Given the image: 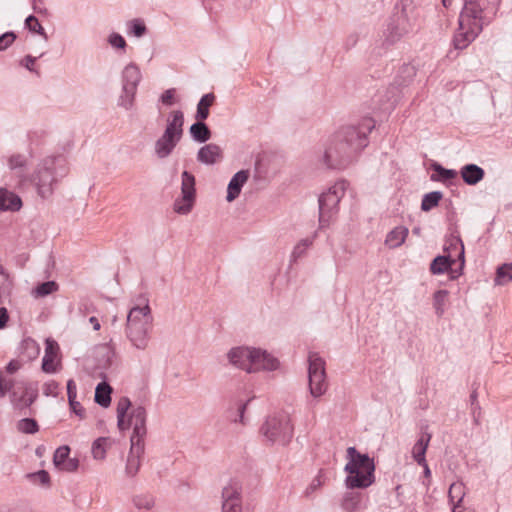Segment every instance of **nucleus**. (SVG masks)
Instances as JSON below:
<instances>
[{"mask_svg":"<svg viewBox=\"0 0 512 512\" xmlns=\"http://www.w3.org/2000/svg\"><path fill=\"white\" fill-rule=\"evenodd\" d=\"M67 396L68 403L71 401H75L77 398V386L73 379H69L67 381Z\"/></svg>","mask_w":512,"mask_h":512,"instance_id":"57","label":"nucleus"},{"mask_svg":"<svg viewBox=\"0 0 512 512\" xmlns=\"http://www.w3.org/2000/svg\"><path fill=\"white\" fill-rule=\"evenodd\" d=\"M512 281V264H503L496 271L495 284L505 285Z\"/></svg>","mask_w":512,"mask_h":512,"instance_id":"47","label":"nucleus"},{"mask_svg":"<svg viewBox=\"0 0 512 512\" xmlns=\"http://www.w3.org/2000/svg\"><path fill=\"white\" fill-rule=\"evenodd\" d=\"M19 352L27 361H32L38 357L40 346L33 338L26 337L20 343Z\"/></svg>","mask_w":512,"mask_h":512,"instance_id":"26","label":"nucleus"},{"mask_svg":"<svg viewBox=\"0 0 512 512\" xmlns=\"http://www.w3.org/2000/svg\"><path fill=\"white\" fill-rule=\"evenodd\" d=\"M308 381L309 392L313 398H320L327 392L325 361L315 352L308 356Z\"/></svg>","mask_w":512,"mask_h":512,"instance_id":"10","label":"nucleus"},{"mask_svg":"<svg viewBox=\"0 0 512 512\" xmlns=\"http://www.w3.org/2000/svg\"><path fill=\"white\" fill-rule=\"evenodd\" d=\"M221 148L213 143L204 145L198 150L197 160L206 165H213L221 159Z\"/></svg>","mask_w":512,"mask_h":512,"instance_id":"21","label":"nucleus"},{"mask_svg":"<svg viewBox=\"0 0 512 512\" xmlns=\"http://www.w3.org/2000/svg\"><path fill=\"white\" fill-rule=\"evenodd\" d=\"M341 507L347 512H356L362 508V495L357 492H347L342 499Z\"/></svg>","mask_w":512,"mask_h":512,"instance_id":"34","label":"nucleus"},{"mask_svg":"<svg viewBox=\"0 0 512 512\" xmlns=\"http://www.w3.org/2000/svg\"><path fill=\"white\" fill-rule=\"evenodd\" d=\"M70 448L68 446H61L56 449L53 457V463L59 469L63 466L69 458Z\"/></svg>","mask_w":512,"mask_h":512,"instance_id":"50","label":"nucleus"},{"mask_svg":"<svg viewBox=\"0 0 512 512\" xmlns=\"http://www.w3.org/2000/svg\"><path fill=\"white\" fill-rule=\"evenodd\" d=\"M133 502L139 509L149 510L154 506V499L150 495H138L134 497Z\"/></svg>","mask_w":512,"mask_h":512,"instance_id":"51","label":"nucleus"},{"mask_svg":"<svg viewBox=\"0 0 512 512\" xmlns=\"http://www.w3.org/2000/svg\"><path fill=\"white\" fill-rule=\"evenodd\" d=\"M184 115L180 110L169 113L166 127L162 135L154 143V154L157 159L168 158L183 136Z\"/></svg>","mask_w":512,"mask_h":512,"instance_id":"7","label":"nucleus"},{"mask_svg":"<svg viewBox=\"0 0 512 512\" xmlns=\"http://www.w3.org/2000/svg\"><path fill=\"white\" fill-rule=\"evenodd\" d=\"M253 349L251 346L233 347L227 352V359L232 366L250 373Z\"/></svg>","mask_w":512,"mask_h":512,"instance_id":"15","label":"nucleus"},{"mask_svg":"<svg viewBox=\"0 0 512 512\" xmlns=\"http://www.w3.org/2000/svg\"><path fill=\"white\" fill-rule=\"evenodd\" d=\"M59 285L55 281H47L38 284L31 292L35 298L46 297L56 291H58Z\"/></svg>","mask_w":512,"mask_h":512,"instance_id":"41","label":"nucleus"},{"mask_svg":"<svg viewBox=\"0 0 512 512\" xmlns=\"http://www.w3.org/2000/svg\"><path fill=\"white\" fill-rule=\"evenodd\" d=\"M59 345L52 338L45 340V354L42 359V369L46 373H55L58 370Z\"/></svg>","mask_w":512,"mask_h":512,"instance_id":"17","label":"nucleus"},{"mask_svg":"<svg viewBox=\"0 0 512 512\" xmlns=\"http://www.w3.org/2000/svg\"><path fill=\"white\" fill-rule=\"evenodd\" d=\"M348 183L340 180L330 186L319 197V222L321 227L328 226L333 215L337 212L338 204L345 195Z\"/></svg>","mask_w":512,"mask_h":512,"instance_id":"9","label":"nucleus"},{"mask_svg":"<svg viewBox=\"0 0 512 512\" xmlns=\"http://www.w3.org/2000/svg\"><path fill=\"white\" fill-rule=\"evenodd\" d=\"M78 466H79L78 459L68 458L60 469L68 471V472H72V471H75L78 468Z\"/></svg>","mask_w":512,"mask_h":512,"instance_id":"61","label":"nucleus"},{"mask_svg":"<svg viewBox=\"0 0 512 512\" xmlns=\"http://www.w3.org/2000/svg\"><path fill=\"white\" fill-rule=\"evenodd\" d=\"M460 174L466 184L476 185L484 178L485 172L476 164H467L461 168Z\"/></svg>","mask_w":512,"mask_h":512,"instance_id":"25","label":"nucleus"},{"mask_svg":"<svg viewBox=\"0 0 512 512\" xmlns=\"http://www.w3.org/2000/svg\"><path fill=\"white\" fill-rule=\"evenodd\" d=\"M12 283L9 279V275L6 273L2 265H0V303H3L11 292Z\"/></svg>","mask_w":512,"mask_h":512,"instance_id":"46","label":"nucleus"},{"mask_svg":"<svg viewBox=\"0 0 512 512\" xmlns=\"http://www.w3.org/2000/svg\"><path fill=\"white\" fill-rule=\"evenodd\" d=\"M112 388L106 382H101L95 389V402L100 406L107 408L111 403Z\"/></svg>","mask_w":512,"mask_h":512,"instance_id":"35","label":"nucleus"},{"mask_svg":"<svg viewBox=\"0 0 512 512\" xmlns=\"http://www.w3.org/2000/svg\"><path fill=\"white\" fill-rule=\"evenodd\" d=\"M249 401L250 400H247L245 402L239 401L236 404L235 411H233V410L229 411V416L228 417H229L231 422L241 423V424H245L246 423L245 411L247 409V405H248Z\"/></svg>","mask_w":512,"mask_h":512,"instance_id":"44","label":"nucleus"},{"mask_svg":"<svg viewBox=\"0 0 512 512\" xmlns=\"http://www.w3.org/2000/svg\"><path fill=\"white\" fill-rule=\"evenodd\" d=\"M294 432L291 416L285 411L269 416L261 427V434L272 444L287 445Z\"/></svg>","mask_w":512,"mask_h":512,"instance_id":"8","label":"nucleus"},{"mask_svg":"<svg viewBox=\"0 0 512 512\" xmlns=\"http://www.w3.org/2000/svg\"><path fill=\"white\" fill-rule=\"evenodd\" d=\"M417 17L418 14L412 3L402 1L397 4L384 32L386 41L395 43L413 31Z\"/></svg>","mask_w":512,"mask_h":512,"instance_id":"6","label":"nucleus"},{"mask_svg":"<svg viewBox=\"0 0 512 512\" xmlns=\"http://www.w3.org/2000/svg\"><path fill=\"white\" fill-rule=\"evenodd\" d=\"M141 79V70L134 62L128 63L121 72V83L123 88L137 90Z\"/></svg>","mask_w":512,"mask_h":512,"instance_id":"19","label":"nucleus"},{"mask_svg":"<svg viewBox=\"0 0 512 512\" xmlns=\"http://www.w3.org/2000/svg\"><path fill=\"white\" fill-rule=\"evenodd\" d=\"M249 179V171L248 170H240L233 175L231 180L228 183L227 187V195L226 200L228 202H233L236 198L239 197L242 187Z\"/></svg>","mask_w":512,"mask_h":512,"instance_id":"20","label":"nucleus"},{"mask_svg":"<svg viewBox=\"0 0 512 512\" xmlns=\"http://www.w3.org/2000/svg\"><path fill=\"white\" fill-rule=\"evenodd\" d=\"M16 35L14 32H6L0 36V51H4L15 41Z\"/></svg>","mask_w":512,"mask_h":512,"instance_id":"55","label":"nucleus"},{"mask_svg":"<svg viewBox=\"0 0 512 512\" xmlns=\"http://www.w3.org/2000/svg\"><path fill=\"white\" fill-rule=\"evenodd\" d=\"M131 407V402L129 398L122 397L119 399L117 403V426L120 430H127L129 428V424L126 423V415Z\"/></svg>","mask_w":512,"mask_h":512,"instance_id":"38","label":"nucleus"},{"mask_svg":"<svg viewBox=\"0 0 512 512\" xmlns=\"http://www.w3.org/2000/svg\"><path fill=\"white\" fill-rule=\"evenodd\" d=\"M7 165L17 177L23 178L28 165V158L23 154L10 155L7 158Z\"/></svg>","mask_w":512,"mask_h":512,"instance_id":"27","label":"nucleus"},{"mask_svg":"<svg viewBox=\"0 0 512 512\" xmlns=\"http://www.w3.org/2000/svg\"><path fill=\"white\" fill-rule=\"evenodd\" d=\"M242 485L236 479H231L222 489V501L241 500Z\"/></svg>","mask_w":512,"mask_h":512,"instance_id":"33","label":"nucleus"},{"mask_svg":"<svg viewBox=\"0 0 512 512\" xmlns=\"http://www.w3.org/2000/svg\"><path fill=\"white\" fill-rule=\"evenodd\" d=\"M107 43L111 46V48H113L117 52H126L127 42L124 39V37L117 32H111L107 36Z\"/></svg>","mask_w":512,"mask_h":512,"instance_id":"45","label":"nucleus"},{"mask_svg":"<svg viewBox=\"0 0 512 512\" xmlns=\"http://www.w3.org/2000/svg\"><path fill=\"white\" fill-rule=\"evenodd\" d=\"M112 440L109 437H99L91 447V453L95 460H104L106 457L107 449L111 446Z\"/></svg>","mask_w":512,"mask_h":512,"instance_id":"37","label":"nucleus"},{"mask_svg":"<svg viewBox=\"0 0 512 512\" xmlns=\"http://www.w3.org/2000/svg\"><path fill=\"white\" fill-rule=\"evenodd\" d=\"M38 397L36 384L21 382L10 394V402L14 409L23 410L30 407Z\"/></svg>","mask_w":512,"mask_h":512,"instance_id":"12","label":"nucleus"},{"mask_svg":"<svg viewBox=\"0 0 512 512\" xmlns=\"http://www.w3.org/2000/svg\"><path fill=\"white\" fill-rule=\"evenodd\" d=\"M22 206V201L18 195L0 188V210L1 211H18Z\"/></svg>","mask_w":512,"mask_h":512,"instance_id":"24","label":"nucleus"},{"mask_svg":"<svg viewBox=\"0 0 512 512\" xmlns=\"http://www.w3.org/2000/svg\"><path fill=\"white\" fill-rule=\"evenodd\" d=\"M433 171L437 174H432V181H449L457 176V172L453 169H446L439 163L435 162L431 165Z\"/></svg>","mask_w":512,"mask_h":512,"instance_id":"40","label":"nucleus"},{"mask_svg":"<svg viewBox=\"0 0 512 512\" xmlns=\"http://www.w3.org/2000/svg\"><path fill=\"white\" fill-rule=\"evenodd\" d=\"M348 462L344 467L348 473L345 483L350 489L367 488L375 481L374 461L366 454L359 453L355 447L347 449Z\"/></svg>","mask_w":512,"mask_h":512,"instance_id":"5","label":"nucleus"},{"mask_svg":"<svg viewBox=\"0 0 512 512\" xmlns=\"http://www.w3.org/2000/svg\"><path fill=\"white\" fill-rule=\"evenodd\" d=\"M190 135L195 142L205 143L211 138V131L204 123V120H197L189 129Z\"/></svg>","mask_w":512,"mask_h":512,"instance_id":"32","label":"nucleus"},{"mask_svg":"<svg viewBox=\"0 0 512 512\" xmlns=\"http://www.w3.org/2000/svg\"><path fill=\"white\" fill-rule=\"evenodd\" d=\"M316 238V233L300 239L293 247L289 261L290 264L296 263L299 259L304 257L307 251L312 247Z\"/></svg>","mask_w":512,"mask_h":512,"instance_id":"22","label":"nucleus"},{"mask_svg":"<svg viewBox=\"0 0 512 512\" xmlns=\"http://www.w3.org/2000/svg\"><path fill=\"white\" fill-rule=\"evenodd\" d=\"M321 479L320 477H316L315 479L312 480V482L310 483V485L307 487L306 491H305V494L307 496H309L311 493H313L314 491H316L320 486H321Z\"/></svg>","mask_w":512,"mask_h":512,"instance_id":"62","label":"nucleus"},{"mask_svg":"<svg viewBox=\"0 0 512 512\" xmlns=\"http://www.w3.org/2000/svg\"><path fill=\"white\" fill-rule=\"evenodd\" d=\"M147 32V26L142 18H134L126 22V33L128 36L142 38Z\"/></svg>","mask_w":512,"mask_h":512,"instance_id":"36","label":"nucleus"},{"mask_svg":"<svg viewBox=\"0 0 512 512\" xmlns=\"http://www.w3.org/2000/svg\"><path fill=\"white\" fill-rule=\"evenodd\" d=\"M222 512H242V501H222Z\"/></svg>","mask_w":512,"mask_h":512,"instance_id":"54","label":"nucleus"},{"mask_svg":"<svg viewBox=\"0 0 512 512\" xmlns=\"http://www.w3.org/2000/svg\"><path fill=\"white\" fill-rule=\"evenodd\" d=\"M17 430L24 434H35L39 430V425L32 418H23L17 422Z\"/></svg>","mask_w":512,"mask_h":512,"instance_id":"48","label":"nucleus"},{"mask_svg":"<svg viewBox=\"0 0 512 512\" xmlns=\"http://www.w3.org/2000/svg\"><path fill=\"white\" fill-rule=\"evenodd\" d=\"M432 435L424 431L421 433L419 439L416 441L412 448V457L417 464H425V454L429 446Z\"/></svg>","mask_w":512,"mask_h":512,"instance_id":"23","label":"nucleus"},{"mask_svg":"<svg viewBox=\"0 0 512 512\" xmlns=\"http://www.w3.org/2000/svg\"><path fill=\"white\" fill-rule=\"evenodd\" d=\"M175 89H168L161 95V102L166 106L174 104Z\"/></svg>","mask_w":512,"mask_h":512,"instance_id":"58","label":"nucleus"},{"mask_svg":"<svg viewBox=\"0 0 512 512\" xmlns=\"http://www.w3.org/2000/svg\"><path fill=\"white\" fill-rule=\"evenodd\" d=\"M449 291L439 289L433 294V308L437 317H442L449 305Z\"/></svg>","mask_w":512,"mask_h":512,"instance_id":"29","label":"nucleus"},{"mask_svg":"<svg viewBox=\"0 0 512 512\" xmlns=\"http://www.w3.org/2000/svg\"><path fill=\"white\" fill-rule=\"evenodd\" d=\"M465 496V486L461 482H454L450 485L448 491V498L450 503L453 505L452 512H460V507Z\"/></svg>","mask_w":512,"mask_h":512,"instance_id":"28","label":"nucleus"},{"mask_svg":"<svg viewBox=\"0 0 512 512\" xmlns=\"http://www.w3.org/2000/svg\"><path fill=\"white\" fill-rule=\"evenodd\" d=\"M15 387V382L11 378H7L6 376L0 374V398L6 396L7 393L11 394Z\"/></svg>","mask_w":512,"mask_h":512,"instance_id":"52","label":"nucleus"},{"mask_svg":"<svg viewBox=\"0 0 512 512\" xmlns=\"http://www.w3.org/2000/svg\"><path fill=\"white\" fill-rule=\"evenodd\" d=\"M280 367L279 360L267 350L254 347L251 360V371L249 374L258 372H272Z\"/></svg>","mask_w":512,"mask_h":512,"instance_id":"14","label":"nucleus"},{"mask_svg":"<svg viewBox=\"0 0 512 512\" xmlns=\"http://www.w3.org/2000/svg\"><path fill=\"white\" fill-rule=\"evenodd\" d=\"M147 412L146 409L141 406H134L129 414L126 423L129 424V428H133V433L130 438L131 443L144 444V439L147 434L146 428Z\"/></svg>","mask_w":512,"mask_h":512,"instance_id":"13","label":"nucleus"},{"mask_svg":"<svg viewBox=\"0 0 512 512\" xmlns=\"http://www.w3.org/2000/svg\"><path fill=\"white\" fill-rule=\"evenodd\" d=\"M144 454V444L131 443L128 454L125 473L128 477H134L141 466V457Z\"/></svg>","mask_w":512,"mask_h":512,"instance_id":"18","label":"nucleus"},{"mask_svg":"<svg viewBox=\"0 0 512 512\" xmlns=\"http://www.w3.org/2000/svg\"><path fill=\"white\" fill-rule=\"evenodd\" d=\"M375 127L371 118H364L358 125L340 128L327 141L323 163L328 168L342 169L368 145V135Z\"/></svg>","mask_w":512,"mask_h":512,"instance_id":"1","label":"nucleus"},{"mask_svg":"<svg viewBox=\"0 0 512 512\" xmlns=\"http://www.w3.org/2000/svg\"><path fill=\"white\" fill-rule=\"evenodd\" d=\"M59 384L51 380L43 385V394L45 396L56 397L58 395Z\"/></svg>","mask_w":512,"mask_h":512,"instance_id":"56","label":"nucleus"},{"mask_svg":"<svg viewBox=\"0 0 512 512\" xmlns=\"http://www.w3.org/2000/svg\"><path fill=\"white\" fill-rule=\"evenodd\" d=\"M9 321V314L6 308L0 307V330L4 329Z\"/></svg>","mask_w":512,"mask_h":512,"instance_id":"63","label":"nucleus"},{"mask_svg":"<svg viewBox=\"0 0 512 512\" xmlns=\"http://www.w3.org/2000/svg\"><path fill=\"white\" fill-rule=\"evenodd\" d=\"M25 26L29 31H31L33 33H37L40 36H42L44 38V40L48 39L45 29L42 27V25L40 24V22L38 21V19L35 16H33V15L28 16L25 20Z\"/></svg>","mask_w":512,"mask_h":512,"instance_id":"49","label":"nucleus"},{"mask_svg":"<svg viewBox=\"0 0 512 512\" xmlns=\"http://www.w3.org/2000/svg\"><path fill=\"white\" fill-rule=\"evenodd\" d=\"M442 197L443 193L440 191H432L425 194L422 198L421 210L427 212L435 208L439 204Z\"/></svg>","mask_w":512,"mask_h":512,"instance_id":"42","label":"nucleus"},{"mask_svg":"<svg viewBox=\"0 0 512 512\" xmlns=\"http://www.w3.org/2000/svg\"><path fill=\"white\" fill-rule=\"evenodd\" d=\"M444 252L446 254L451 253L452 255L455 252L458 257V261L460 262V270H463L465 264L464 245L460 238L454 236L450 237L446 241V244L444 246Z\"/></svg>","mask_w":512,"mask_h":512,"instance_id":"31","label":"nucleus"},{"mask_svg":"<svg viewBox=\"0 0 512 512\" xmlns=\"http://www.w3.org/2000/svg\"><path fill=\"white\" fill-rule=\"evenodd\" d=\"M215 100V96L213 93H207L203 95L198 102L197 111H196V119L197 120H206L209 116V108L213 104Z\"/></svg>","mask_w":512,"mask_h":512,"instance_id":"39","label":"nucleus"},{"mask_svg":"<svg viewBox=\"0 0 512 512\" xmlns=\"http://www.w3.org/2000/svg\"><path fill=\"white\" fill-rule=\"evenodd\" d=\"M153 316L149 304L134 306L127 315L125 335L131 347L144 351L150 343Z\"/></svg>","mask_w":512,"mask_h":512,"instance_id":"3","label":"nucleus"},{"mask_svg":"<svg viewBox=\"0 0 512 512\" xmlns=\"http://www.w3.org/2000/svg\"><path fill=\"white\" fill-rule=\"evenodd\" d=\"M195 177L188 171L181 174V195L174 201V211L180 215H187L193 209L196 200Z\"/></svg>","mask_w":512,"mask_h":512,"instance_id":"11","label":"nucleus"},{"mask_svg":"<svg viewBox=\"0 0 512 512\" xmlns=\"http://www.w3.org/2000/svg\"><path fill=\"white\" fill-rule=\"evenodd\" d=\"M71 411L80 419L85 418V409L77 400L69 402Z\"/></svg>","mask_w":512,"mask_h":512,"instance_id":"59","label":"nucleus"},{"mask_svg":"<svg viewBox=\"0 0 512 512\" xmlns=\"http://www.w3.org/2000/svg\"><path fill=\"white\" fill-rule=\"evenodd\" d=\"M137 90L123 88L118 99V106L125 110H131L134 106L135 96Z\"/></svg>","mask_w":512,"mask_h":512,"instance_id":"43","label":"nucleus"},{"mask_svg":"<svg viewBox=\"0 0 512 512\" xmlns=\"http://www.w3.org/2000/svg\"><path fill=\"white\" fill-rule=\"evenodd\" d=\"M408 232V229L404 226L395 227L387 234L385 244L390 248L401 246L405 242Z\"/></svg>","mask_w":512,"mask_h":512,"instance_id":"30","label":"nucleus"},{"mask_svg":"<svg viewBox=\"0 0 512 512\" xmlns=\"http://www.w3.org/2000/svg\"><path fill=\"white\" fill-rule=\"evenodd\" d=\"M67 173V161L63 156H48L38 163L29 180L37 195L42 199H48Z\"/></svg>","mask_w":512,"mask_h":512,"instance_id":"2","label":"nucleus"},{"mask_svg":"<svg viewBox=\"0 0 512 512\" xmlns=\"http://www.w3.org/2000/svg\"><path fill=\"white\" fill-rule=\"evenodd\" d=\"M456 264V259L452 258V254L439 255L433 259L430 264V272L433 275H440L447 271L451 272V279H456L462 274L460 267L453 269L452 266Z\"/></svg>","mask_w":512,"mask_h":512,"instance_id":"16","label":"nucleus"},{"mask_svg":"<svg viewBox=\"0 0 512 512\" xmlns=\"http://www.w3.org/2000/svg\"><path fill=\"white\" fill-rule=\"evenodd\" d=\"M483 9L476 0H465L458 20V31L453 43L456 49H464L483 29Z\"/></svg>","mask_w":512,"mask_h":512,"instance_id":"4","label":"nucleus"},{"mask_svg":"<svg viewBox=\"0 0 512 512\" xmlns=\"http://www.w3.org/2000/svg\"><path fill=\"white\" fill-rule=\"evenodd\" d=\"M21 367V364L19 361L17 360H12L10 361L7 366H6V371L10 374H13L15 373L16 371H18Z\"/></svg>","mask_w":512,"mask_h":512,"instance_id":"64","label":"nucleus"},{"mask_svg":"<svg viewBox=\"0 0 512 512\" xmlns=\"http://www.w3.org/2000/svg\"><path fill=\"white\" fill-rule=\"evenodd\" d=\"M36 60H37L36 57L27 55L21 60V65L24 66L27 70H29L31 72H36V70L34 68Z\"/></svg>","mask_w":512,"mask_h":512,"instance_id":"60","label":"nucleus"},{"mask_svg":"<svg viewBox=\"0 0 512 512\" xmlns=\"http://www.w3.org/2000/svg\"><path fill=\"white\" fill-rule=\"evenodd\" d=\"M28 477L34 482L39 483L41 485H47L50 481V477L48 472L45 470H40L36 473H31L28 475Z\"/></svg>","mask_w":512,"mask_h":512,"instance_id":"53","label":"nucleus"}]
</instances>
